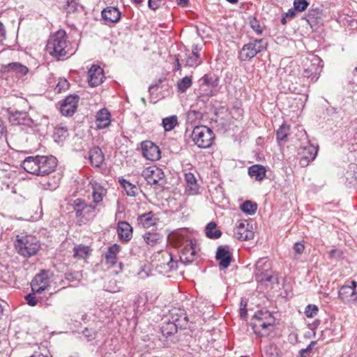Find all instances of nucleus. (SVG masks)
<instances>
[{
  "instance_id": "obj_1",
  "label": "nucleus",
  "mask_w": 357,
  "mask_h": 357,
  "mask_svg": "<svg viewBox=\"0 0 357 357\" xmlns=\"http://www.w3.org/2000/svg\"><path fill=\"white\" fill-rule=\"evenodd\" d=\"M57 166V160L53 155H36L26 157L22 167L28 173L44 176L53 172Z\"/></svg>"
},
{
  "instance_id": "obj_2",
  "label": "nucleus",
  "mask_w": 357,
  "mask_h": 357,
  "mask_svg": "<svg viewBox=\"0 0 357 357\" xmlns=\"http://www.w3.org/2000/svg\"><path fill=\"white\" fill-rule=\"evenodd\" d=\"M275 319L268 310H259L255 314L251 321L254 333L259 336H268L273 330Z\"/></svg>"
},
{
  "instance_id": "obj_3",
  "label": "nucleus",
  "mask_w": 357,
  "mask_h": 357,
  "mask_svg": "<svg viewBox=\"0 0 357 357\" xmlns=\"http://www.w3.org/2000/svg\"><path fill=\"white\" fill-rule=\"evenodd\" d=\"M46 50L50 55L58 59L69 54V42L66 31L59 30L52 34L47 41Z\"/></svg>"
},
{
  "instance_id": "obj_4",
  "label": "nucleus",
  "mask_w": 357,
  "mask_h": 357,
  "mask_svg": "<svg viewBox=\"0 0 357 357\" xmlns=\"http://www.w3.org/2000/svg\"><path fill=\"white\" fill-rule=\"evenodd\" d=\"M15 248L20 255L29 258L38 252L40 243L34 236L20 234L16 236Z\"/></svg>"
},
{
  "instance_id": "obj_5",
  "label": "nucleus",
  "mask_w": 357,
  "mask_h": 357,
  "mask_svg": "<svg viewBox=\"0 0 357 357\" xmlns=\"http://www.w3.org/2000/svg\"><path fill=\"white\" fill-rule=\"evenodd\" d=\"M176 238L177 245L181 248L179 262L189 264L194 261L198 255L196 242L183 236H177Z\"/></svg>"
},
{
  "instance_id": "obj_6",
  "label": "nucleus",
  "mask_w": 357,
  "mask_h": 357,
  "mask_svg": "<svg viewBox=\"0 0 357 357\" xmlns=\"http://www.w3.org/2000/svg\"><path fill=\"white\" fill-rule=\"evenodd\" d=\"M73 207L76 217L83 224L92 220L97 214V208L95 204H89L79 198L74 200Z\"/></svg>"
},
{
  "instance_id": "obj_7",
  "label": "nucleus",
  "mask_w": 357,
  "mask_h": 357,
  "mask_svg": "<svg viewBox=\"0 0 357 357\" xmlns=\"http://www.w3.org/2000/svg\"><path fill=\"white\" fill-rule=\"evenodd\" d=\"M267 43L264 39H255L245 44L238 53V59L242 61H250L258 53L266 49Z\"/></svg>"
},
{
  "instance_id": "obj_8",
  "label": "nucleus",
  "mask_w": 357,
  "mask_h": 357,
  "mask_svg": "<svg viewBox=\"0 0 357 357\" xmlns=\"http://www.w3.org/2000/svg\"><path fill=\"white\" fill-rule=\"evenodd\" d=\"M214 134L206 126H196L192 131V138L194 143L199 148L207 149L210 147L214 139Z\"/></svg>"
},
{
  "instance_id": "obj_9",
  "label": "nucleus",
  "mask_w": 357,
  "mask_h": 357,
  "mask_svg": "<svg viewBox=\"0 0 357 357\" xmlns=\"http://www.w3.org/2000/svg\"><path fill=\"white\" fill-rule=\"evenodd\" d=\"M255 275L256 280L259 282H272L273 273L271 262L266 257H262L255 264Z\"/></svg>"
},
{
  "instance_id": "obj_10",
  "label": "nucleus",
  "mask_w": 357,
  "mask_h": 357,
  "mask_svg": "<svg viewBox=\"0 0 357 357\" xmlns=\"http://www.w3.org/2000/svg\"><path fill=\"white\" fill-rule=\"evenodd\" d=\"M356 286L357 282L352 280L349 284L340 287L338 291V297L344 304L349 305H356L357 304Z\"/></svg>"
},
{
  "instance_id": "obj_11",
  "label": "nucleus",
  "mask_w": 357,
  "mask_h": 357,
  "mask_svg": "<svg viewBox=\"0 0 357 357\" xmlns=\"http://www.w3.org/2000/svg\"><path fill=\"white\" fill-rule=\"evenodd\" d=\"M142 176L149 184L157 185L161 187L165 184L163 171L155 166L146 168L142 172Z\"/></svg>"
},
{
  "instance_id": "obj_12",
  "label": "nucleus",
  "mask_w": 357,
  "mask_h": 357,
  "mask_svg": "<svg viewBox=\"0 0 357 357\" xmlns=\"http://www.w3.org/2000/svg\"><path fill=\"white\" fill-rule=\"evenodd\" d=\"M323 66L322 60L319 56H314L310 64L304 69L303 76L310 79V82H315L320 76Z\"/></svg>"
},
{
  "instance_id": "obj_13",
  "label": "nucleus",
  "mask_w": 357,
  "mask_h": 357,
  "mask_svg": "<svg viewBox=\"0 0 357 357\" xmlns=\"http://www.w3.org/2000/svg\"><path fill=\"white\" fill-rule=\"evenodd\" d=\"M52 275L50 271L45 270L36 275L31 283V291L42 293L47 289L50 285V280Z\"/></svg>"
},
{
  "instance_id": "obj_14",
  "label": "nucleus",
  "mask_w": 357,
  "mask_h": 357,
  "mask_svg": "<svg viewBox=\"0 0 357 357\" xmlns=\"http://www.w3.org/2000/svg\"><path fill=\"white\" fill-rule=\"evenodd\" d=\"M141 149L142 155L148 160L156 161L161 157L159 147L151 141H143Z\"/></svg>"
},
{
  "instance_id": "obj_15",
  "label": "nucleus",
  "mask_w": 357,
  "mask_h": 357,
  "mask_svg": "<svg viewBox=\"0 0 357 357\" xmlns=\"http://www.w3.org/2000/svg\"><path fill=\"white\" fill-rule=\"evenodd\" d=\"M234 236L241 241H247L253 238L254 232L246 220L238 222L234 230Z\"/></svg>"
},
{
  "instance_id": "obj_16",
  "label": "nucleus",
  "mask_w": 357,
  "mask_h": 357,
  "mask_svg": "<svg viewBox=\"0 0 357 357\" xmlns=\"http://www.w3.org/2000/svg\"><path fill=\"white\" fill-rule=\"evenodd\" d=\"M299 154L301 155L299 164L305 167L313 161L317 155V149L312 144H309L300 149Z\"/></svg>"
},
{
  "instance_id": "obj_17",
  "label": "nucleus",
  "mask_w": 357,
  "mask_h": 357,
  "mask_svg": "<svg viewBox=\"0 0 357 357\" xmlns=\"http://www.w3.org/2000/svg\"><path fill=\"white\" fill-rule=\"evenodd\" d=\"M78 101L77 95L66 97L60 107L61 113L64 116H72L76 111Z\"/></svg>"
},
{
  "instance_id": "obj_18",
  "label": "nucleus",
  "mask_w": 357,
  "mask_h": 357,
  "mask_svg": "<svg viewBox=\"0 0 357 357\" xmlns=\"http://www.w3.org/2000/svg\"><path fill=\"white\" fill-rule=\"evenodd\" d=\"M103 70L96 65H93L88 72V82L90 86H97L104 79Z\"/></svg>"
},
{
  "instance_id": "obj_19",
  "label": "nucleus",
  "mask_w": 357,
  "mask_h": 357,
  "mask_svg": "<svg viewBox=\"0 0 357 357\" xmlns=\"http://www.w3.org/2000/svg\"><path fill=\"white\" fill-rule=\"evenodd\" d=\"M200 82L201 90H208V91H207L206 94L208 96H213V90L215 89L219 84L218 78L215 75H205L200 79Z\"/></svg>"
},
{
  "instance_id": "obj_20",
  "label": "nucleus",
  "mask_w": 357,
  "mask_h": 357,
  "mask_svg": "<svg viewBox=\"0 0 357 357\" xmlns=\"http://www.w3.org/2000/svg\"><path fill=\"white\" fill-rule=\"evenodd\" d=\"M111 123V114L106 108L100 109L96 116V126L98 129L107 128Z\"/></svg>"
},
{
  "instance_id": "obj_21",
  "label": "nucleus",
  "mask_w": 357,
  "mask_h": 357,
  "mask_svg": "<svg viewBox=\"0 0 357 357\" xmlns=\"http://www.w3.org/2000/svg\"><path fill=\"white\" fill-rule=\"evenodd\" d=\"M171 319L179 328H185L188 317L184 310L175 309L171 312Z\"/></svg>"
},
{
  "instance_id": "obj_22",
  "label": "nucleus",
  "mask_w": 357,
  "mask_h": 357,
  "mask_svg": "<svg viewBox=\"0 0 357 357\" xmlns=\"http://www.w3.org/2000/svg\"><path fill=\"white\" fill-rule=\"evenodd\" d=\"M117 233L121 241L128 242L132 238V227L127 222H119L117 226Z\"/></svg>"
},
{
  "instance_id": "obj_23",
  "label": "nucleus",
  "mask_w": 357,
  "mask_h": 357,
  "mask_svg": "<svg viewBox=\"0 0 357 357\" xmlns=\"http://www.w3.org/2000/svg\"><path fill=\"white\" fill-rule=\"evenodd\" d=\"M216 259L221 267L227 268L230 265L231 255L226 248L220 246L216 252Z\"/></svg>"
},
{
  "instance_id": "obj_24",
  "label": "nucleus",
  "mask_w": 357,
  "mask_h": 357,
  "mask_svg": "<svg viewBox=\"0 0 357 357\" xmlns=\"http://www.w3.org/2000/svg\"><path fill=\"white\" fill-rule=\"evenodd\" d=\"M102 17L107 23L117 22L121 17V13L115 7H107L102 11Z\"/></svg>"
},
{
  "instance_id": "obj_25",
  "label": "nucleus",
  "mask_w": 357,
  "mask_h": 357,
  "mask_svg": "<svg viewBox=\"0 0 357 357\" xmlns=\"http://www.w3.org/2000/svg\"><path fill=\"white\" fill-rule=\"evenodd\" d=\"M89 184L91 185L92 189L93 204L97 206L98 204L102 202L103 197L106 194V190L95 181H91Z\"/></svg>"
},
{
  "instance_id": "obj_26",
  "label": "nucleus",
  "mask_w": 357,
  "mask_h": 357,
  "mask_svg": "<svg viewBox=\"0 0 357 357\" xmlns=\"http://www.w3.org/2000/svg\"><path fill=\"white\" fill-rule=\"evenodd\" d=\"M89 160L92 165L99 167L104 161V155L99 147H93L89 151Z\"/></svg>"
},
{
  "instance_id": "obj_27",
  "label": "nucleus",
  "mask_w": 357,
  "mask_h": 357,
  "mask_svg": "<svg viewBox=\"0 0 357 357\" xmlns=\"http://www.w3.org/2000/svg\"><path fill=\"white\" fill-rule=\"evenodd\" d=\"M4 70L8 73H15L19 76L26 75L29 69L26 66L19 62H13L4 66Z\"/></svg>"
},
{
  "instance_id": "obj_28",
  "label": "nucleus",
  "mask_w": 357,
  "mask_h": 357,
  "mask_svg": "<svg viewBox=\"0 0 357 357\" xmlns=\"http://www.w3.org/2000/svg\"><path fill=\"white\" fill-rule=\"evenodd\" d=\"M266 172L265 167L261 165H254L248 168V174L259 181L266 177Z\"/></svg>"
},
{
  "instance_id": "obj_29",
  "label": "nucleus",
  "mask_w": 357,
  "mask_h": 357,
  "mask_svg": "<svg viewBox=\"0 0 357 357\" xmlns=\"http://www.w3.org/2000/svg\"><path fill=\"white\" fill-rule=\"evenodd\" d=\"M178 328H179L178 326L173 321L169 320L164 321L160 330L162 335L168 337L174 335L177 332Z\"/></svg>"
},
{
  "instance_id": "obj_30",
  "label": "nucleus",
  "mask_w": 357,
  "mask_h": 357,
  "mask_svg": "<svg viewBox=\"0 0 357 357\" xmlns=\"http://www.w3.org/2000/svg\"><path fill=\"white\" fill-rule=\"evenodd\" d=\"M138 223L144 228H149L156 224V219L152 212L144 213L137 218Z\"/></svg>"
},
{
  "instance_id": "obj_31",
  "label": "nucleus",
  "mask_w": 357,
  "mask_h": 357,
  "mask_svg": "<svg viewBox=\"0 0 357 357\" xmlns=\"http://www.w3.org/2000/svg\"><path fill=\"white\" fill-rule=\"evenodd\" d=\"M59 176H54L51 178L44 179L43 181L40 182V184L41 185L43 189L52 191L58 188L59 185Z\"/></svg>"
},
{
  "instance_id": "obj_32",
  "label": "nucleus",
  "mask_w": 357,
  "mask_h": 357,
  "mask_svg": "<svg viewBox=\"0 0 357 357\" xmlns=\"http://www.w3.org/2000/svg\"><path fill=\"white\" fill-rule=\"evenodd\" d=\"M185 179L186 181V189L192 195L197 193L198 190V185L197 180L192 173H186L185 174Z\"/></svg>"
},
{
  "instance_id": "obj_33",
  "label": "nucleus",
  "mask_w": 357,
  "mask_h": 357,
  "mask_svg": "<svg viewBox=\"0 0 357 357\" xmlns=\"http://www.w3.org/2000/svg\"><path fill=\"white\" fill-rule=\"evenodd\" d=\"M206 236L212 239H217L221 236L222 232L217 229V224L212 221L210 222L205 228Z\"/></svg>"
},
{
  "instance_id": "obj_34",
  "label": "nucleus",
  "mask_w": 357,
  "mask_h": 357,
  "mask_svg": "<svg viewBox=\"0 0 357 357\" xmlns=\"http://www.w3.org/2000/svg\"><path fill=\"white\" fill-rule=\"evenodd\" d=\"M120 251V246L115 243L108 248L107 252L105 253V259L107 263L115 264L116 261V256Z\"/></svg>"
},
{
  "instance_id": "obj_35",
  "label": "nucleus",
  "mask_w": 357,
  "mask_h": 357,
  "mask_svg": "<svg viewBox=\"0 0 357 357\" xmlns=\"http://www.w3.org/2000/svg\"><path fill=\"white\" fill-rule=\"evenodd\" d=\"M162 258L167 261V263L163 264L165 271L167 272L177 269L178 262L174 260L173 256L170 252H166L163 253Z\"/></svg>"
},
{
  "instance_id": "obj_36",
  "label": "nucleus",
  "mask_w": 357,
  "mask_h": 357,
  "mask_svg": "<svg viewBox=\"0 0 357 357\" xmlns=\"http://www.w3.org/2000/svg\"><path fill=\"white\" fill-rule=\"evenodd\" d=\"M143 238L149 245L153 247L161 242L162 236L158 233L148 232L143 236Z\"/></svg>"
},
{
  "instance_id": "obj_37",
  "label": "nucleus",
  "mask_w": 357,
  "mask_h": 357,
  "mask_svg": "<svg viewBox=\"0 0 357 357\" xmlns=\"http://www.w3.org/2000/svg\"><path fill=\"white\" fill-rule=\"evenodd\" d=\"M178 123V118L176 115L165 117L162 121V126L167 132L172 130Z\"/></svg>"
},
{
  "instance_id": "obj_38",
  "label": "nucleus",
  "mask_w": 357,
  "mask_h": 357,
  "mask_svg": "<svg viewBox=\"0 0 357 357\" xmlns=\"http://www.w3.org/2000/svg\"><path fill=\"white\" fill-rule=\"evenodd\" d=\"M74 257L77 259H85L90 252V248L86 245H78L73 249Z\"/></svg>"
},
{
  "instance_id": "obj_39",
  "label": "nucleus",
  "mask_w": 357,
  "mask_h": 357,
  "mask_svg": "<svg viewBox=\"0 0 357 357\" xmlns=\"http://www.w3.org/2000/svg\"><path fill=\"white\" fill-rule=\"evenodd\" d=\"M119 183L124 188L128 195L135 196L137 187L134 184L123 178H119Z\"/></svg>"
},
{
  "instance_id": "obj_40",
  "label": "nucleus",
  "mask_w": 357,
  "mask_h": 357,
  "mask_svg": "<svg viewBox=\"0 0 357 357\" xmlns=\"http://www.w3.org/2000/svg\"><path fill=\"white\" fill-rule=\"evenodd\" d=\"M202 63L199 54H190L185 59L184 65L188 67H197Z\"/></svg>"
},
{
  "instance_id": "obj_41",
  "label": "nucleus",
  "mask_w": 357,
  "mask_h": 357,
  "mask_svg": "<svg viewBox=\"0 0 357 357\" xmlns=\"http://www.w3.org/2000/svg\"><path fill=\"white\" fill-rule=\"evenodd\" d=\"M257 208V206L256 204L252 203L250 201H245L244 203H243L241 206V209L242 211H243L245 213L248 215H253L255 213Z\"/></svg>"
},
{
  "instance_id": "obj_42",
  "label": "nucleus",
  "mask_w": 357,
  "mask_h": 357,
  "mask_svg": "<svg viewBox=\"0 0 357 357\" xmlns=\"http://www.w3.org/2000/svg\"><path fill=\"white\" fill-rule=\"evenodd\" d=\"M191 85L192 79L189 77H185L177 82V88L181 93L185 92Z\"/></svg>"
},
{
  "instance_id": "obj_43",
  "label": "nucleus",
  "mask_w": 357,
  "mask_h": 357,
  "mask_svg": "<svg viewBox=\"0 0 357 357\" xmlns=\"http://www.w3.org/2000/svg\"><path fill=\"white\" fill-rule=\"evenodd\" d=\"M54 137L59 139L66 138L68 135V128L66 126H57L54 130Z\"/></svg>"
},
{
  "instance_id": "obj_44",
  "label": "nucleus",
  "mask_w": 357,
  "mask_h": 357,
  "mask_svg": "<svg viewBox=\"0 0 357 357\" xmlns=\"http://www.w3.org/2000/svg\"><path fill=\"white\" fill-rule=\"evenodd\" d=\"M316 344V341H312L305 349L299 351V357H309Z\"/></svg>"
},
{
  "instance_id": "obj_45",
  "label": "nucleus",
  "mask_w": 357,
  "mask_h": 357,
  "mask_svg": "<svg viewBox=\"0 0 357 357\" xmlns=\"http://www.w3.org/2000/svg\"><path fill=\"white\" fill-rule=\"evenodd\" d=\"M309 6V3L306 0H294V7L295 10L298 12H303Z\"/></svg>"
},
{
  "instance_id": "obj_46",
  "label": "nucleus",
  "mask_w": 357,
  "mask_h": 357,
  "mask_svg": "<svg viewBox=\"0 0 357 357\" xmlns=\"http://www.w3.org/2000/svg\"><path fill=\"white\" fill-rule=\"evenodd\" d=\"M37 294L38 293L32 291V293L25 296V300L29 305L33 307L37 305L38 302V298L36 297Z\"/></svg>"
},
{
  "instance_id": "obj_47",
  "label": "nucleus",
  "mask_w": 357,
  "mask_h": 357,
  "mask_svg": "<svg viewBox=\"0 0 357 357\" xmlns=\"http://www.w3.org/2000/svg\"><path fill=\"white\" fill-rule=\"evenodd\" d=\"M250 27L255 31L258 35H261L263 32V29L260 25L258 20L256 18L253 17L250 20Z\"/></svg>"
},
{
  "instance_id": "obj_48",
  "label": "nucleus",
  "mask_w": 357,
  "mask_h": 357,
  "mask_svg": "<svg viewBox=\"0 0 357 357\" xmlns=\"http://www.w3.org/2000/svg\"><path fill=\"white\" fill-rule=\"evenodd\" d=\"M319 309L315 305H308L305 310V314L307 317H313L318 313Z\"/></svg>"
},
{
  "instance_id": "obj_49",
  "label": "nucleus",
  "mask_w": 357,
  "mask_h": 357,
  "mask_svg": "<svg viewBox=\"0 0 357 357\" xmlns=\"http://www.w3.org/2000/svg\"><path fill=\"white\" fill-rule=\"evenodd\" d=\"M288 130L289 129L287 127H286L284 126H282L277 131V133H276L277 139L278 141L284 140L287 137Z\"/></svg>"
},
{
  "instance_id": "obj_50",
  "label": "nucleus",
  "mask_w": 357,
  "mask_h": 357,
  "mask_svg": "<svg viewBox=\"0 0 357 357\" xmlns=\"http://www.w3.org/2000/svg\"><path fill=\"white\" fill-rule=\"evenodd\" d=\"M69 83L66 79H60L55 89L58 93H61L68 89Z\"/></svg>"
},
{
  "instance_id": "obj_51",
  "label": "nucleus",
  "mask_w": 357,
  "mask_h": 357,
  "mask_svg": "<svg viewBox=\"0 0 357 357\" xmlns=\"http://www.w3.org/2000/svg\"><path fill=\"white\" fill-rule=\"evenodd\" d=\"M201 117V114L195 110H190L187 113V121L192 122L197 119Z\"/></svg>"
},
{
  "instance_id": "obj_52",
  "label": "nucleus",
  "mask_w": 357,
  "mask_h": 357,
  "mask_svg": "<svg viewBox=\"0 0 357 357\" xmlns=\"http://www.w3.org/2000/svg\"><path fill=\"white\" fill-rule=\"evenodd\" d=\"M247 303H243V300L241 301V306L239 309L240 316L242 319H245L247 316Z\"/></svg>"
},
{
  "instance_id": "obj_53",
  "label": "nucleus",
  "mask_w": 357,
  "mask_h": 357,
  "mask_svg": "<svg viewBox=\"0 0 357 357\" xmlns=\"http://www.w3.org/2000/svg\"><path fill=\"white\" fill-rule=\"evenodd\" d=\"M79 274V273H66L65 274V278L69 282H73L75 280H78Z\"/></svg>"
},
{
  "instance_id": "obj_54",
  "label": "nucleus",
  "mask_w": 357,
  "mask_h": 357,
  "mask_svg": "<svg viewBox=\"0 0 357 357\" xmlns=\"http://www.w3.org/2000/svg\"><path fill=\"white\" fill-rule=\"evenodd\" d=\"M161 0H149V7L152 10H156L160 5Z\"/></svg>"
},
{
  "instance_id": "obj_55",
  "label": "nucleus",
  "mask_w": 357,
  "mask_h": 357,
  "mask_svg": "<svg viewBox=\"0 0 357 357\" xmlns=\"http://www.w3.org/2000/svg\"><path fill=\"white\" fill-rule=\"evenodd\" d=\"M304 248H305L304 245L303 243H298V242L296 243L294 246L295 252L298 255L302 254L303 252Z\"/></svg>"
},
{
  "instance_id": "obj_56",
  "label": "nucleus",
  "mask_w": 357,
  "mask_h": 357,
  "mask_svg": "<svg viewBox=\"0 0 357 357\" xmlns=\"http://www.w3.org/2000/svg\"><path fill=\"white\" fill-rule=\"evenodd\" d=\"M6 38V31L4 25L0 22V42L4 40Z\"/></svg>"
},
{
  "instance_id": "obj_57",
  "label": "nucleus",
  "mask_w": 357,
  "mask_h": 357,
  "mask_svg": "<svg viewBox=\"0 0 357 357\" xmlns=\"http://www.w3.org/2000/svg\"><path fill=\"white\" fill-rule=\"evenodd\" d=\"M329 255L332 258L338 259V258L341 257L342 252L340 250H331L329 252Z\"/></svg>"
},
{
  "instance_id": "obj_58",
  "label": "nucleus",
  "mask_w": 357,
  "mask_h": 357,
  "mask_svg": "<svg viewBox=\"0 0 357 357\" xmlns=\"http://www.w3.org/2000/svg\"><path fill=\"white\" fill-rule=\"evenodd\" d=\"M296 15V10H295V8H290L288 10V11L285 13V17H294Z\"/></svg>"
},
{
  "instance_id": "obj_59",
  "label": "nucleus",
  "mask_w": 357,
  "mask_h": 357,
  "mask_svg": "<svg viewBox=\"0 0 357 357\" xmlns=\"http://www.w3.org/2000/svg\"><path fill=\"white\" fill-rule=\"evenodd\" d=\"M202 47L198 45H192V50L191 54H199V52L201 50Z\"/></svg>"
},
{
  "instance_id": "obj_60",
  "label": "nucleus",
  "mask_w": 357,
  "mask_h": 357,
  "mask_svg": "<svg viewBox=\"0 0 357 357\" xmlns=\"http://www.w3.org/2000/svg\"><path fill=\"white\" fill-rule=\"evenodd\" d=\"M176 3L178 6L186 7L188 5V0H176Z\"/></svg>"
},
{
  "instance_id": "obj_61",
  "label": "nucleus",
  "mask_w": 357,
  "mask_h": 357,
  "mask_svg": "<svg viewBox=\"0 0 357 357\" xmlns=\"http://www.w3.org/2000/svg\"><path fill=\"white\" fill-rule=\"evenodd\" d=\"M181 65L179 62V59L178 57H176L175 59L174 70L175 71L179 70L181 69Z\"/></svg>"
},
{
  "instance_id": "obj_62",
  "label": "nucleus",
  "mask_w": 357,
  "mask_h": 357,
  "mask_svg": "<svg viewBox=\"0 0 357 357\" xmlns=\"http://www.w3.org/2000/svg\"><path fill=\"white\" fill-rule=\"evenodd\" d=\"M4 130H5V127L3 126V121L0 119V139L2 137Z\"/></svg>"
},
{
  "instance_id": "obj_63",
  "label": "nucleus",
  "mask_w": 357,
  "mask_h": 357,
  "mask_svg": "<svg viewBox=\"0 0 357 357\" xmlns=\"http://www.w3.org/2000/svg\"><path fill=\"white\" fill-rule=\"evenodd\" d=\"M30 357H49V356L47 354H41V353L36 352L34 354H33Z\"/></svg>"
},
{
  "instance_id": "obj_64",
  "label": "nucleus",
  "mask_w": 357,
  "mask_h": 357,
  "mask_svg": "<svg viewBox=\"0 0 357 357\" xmlns=\"http://www.w3.org/2000/svg\"><path fill=\"white\" fill-rule=\"evenodd\" d=\"M353 75L355 77V81H357V66L356 67V68L353 71Z\"/></svg>"
}]
</instances>
